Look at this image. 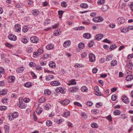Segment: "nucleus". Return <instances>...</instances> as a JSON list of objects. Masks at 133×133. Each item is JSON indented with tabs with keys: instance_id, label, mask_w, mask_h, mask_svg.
<instances>
[{
	"instance_id": "1",
	"label": "nucleus",
	"mask_w": 133,
	"mask_h": 133,
	"mask_svg": "<svg viewBox=\"0 0 133 133\" xmlns=\"http://www.w3.org/2000/svg\"><path fill=\"white\" fill-rule=\"evenodd\" d=\"M125 20L124 18L122 17H120L118 18L117 21L119 24H121L124 23L125 22Z\"/></svg>"
},
{
	"instance_id": "2",
	"label": "nucleus",
	"mask_w": 133,
	"mask_h": 133,
	"mask_svg": "<svg viewBox=\"0 0 133 133\" xmlns=\"http://www.w3.org/2000/svg\"><path fill=\"white\" fill-rule=\"evenodd\" d=\"M122 101L126 104H128L129 102V99L125 95H123L121 98Z\"/></svg>"
},
{
	"instance_id": "3",
	"label": "nucleus",
	"mask_w": 133,
	"mask_h": 133,
	"mask_svg": "<svg viewBox=\"0 0 133 133\" xmlns=\"http://www.w3.org/2000/svg\"><path fill=\"white\" fill-rule=\"evenodd\" d=\"M89 61L91 62H94L95 60V56L92 54L90 53L89 55Z\"/></svg>"
},
{
	"instance_id": "4",
	"label": "nucleus",
	"mask_w": 133,
	"mask_h": 133,
	"mask_svg": "<svg viewBox=\"0 0 133 133\" xmlns=\"http://www.w3.org/2000/svg\"><path fill=\"white\" fill-rule=\"evenodd\" d=\"M23 101H19V103L18 104V106L21 109H25L26 107V106L23 104Z\"/></svg>"
},
{
	"instance_id": "5",
	"label": "nucleus",
	"mask_w": 133,
	"mask_h": 133,
	"mask_svg": "<svg viewBox=\"0 0 133 133\" xmlns=\"http://www.w3.org/2000/svg\"><path fill=\"white\" fill-rule=\"evenodd\" d=\"M31 41L35 43H37L38 42V38L36 36L32 37L30 38Z\"/></svg>"
},
{
	"instance_id": "6",
	"label": "nucleus",
	"mask_w": 133,
	"mask_h": 133,
	"mask_svg": "<svg viewBox=\"0 0 133 133\" xmlns=\"http://www.w3.org/2000/svg\"><path fill=\"white\" fill-rule=\"evenodd\" d=\"M14 30L15 31L18 32H19L21 30L20 25L18 24L15 25V26Z\"/></svg>"
},
{
	"instance_id": "7",
	"label": "nucleus",
	"mask_w": 133,
	"mask_h": 133,
	"mask_svg": "<svg viewBox=\"0 0 133 133\" xmlns=\"http://www.w3.org/2000/svg\"><path fill=\"white\" fill-rule=\"evenodd\" d=\"M103 37V35L102 34H99L96 35L95 37V39L96 40H100Z\"/></svg>"
},
{
	"instance_id": "8",
	"label": "nucleus",
	"mask_w": 133,
	"mask_h": 133,
	"mask_svg": "<svg viewBox=\"0 0 133 133\" xmlns=\"http://www.w3.org/2000/svg\"><path fill=\"white\" fill-rule=\"evenodd\" d=\"M93 20L95 22H100L102 21L103 19L101 17H95L93 18Z\"/></svg>"
},
{
	"instance_id": "9",
	"label": "nucleus",
	"mask_w": 133,
	"mask_h": 133,
	"mask_svg": "<svg viewBox=\"0 0 133 133\" xmlns=\"http://www.w3.org/2000/svg\"><path fill=\"white\" fill-rule=\"evenodd\" d=\"M69 101L68 99H65L60 101L61 103L63 105H66L69 103Z\"/></svg>"
},
{
	"instance_id": "10",
	"label": "nucleus",
	"mask_w": 133,
	"mask_h": 133,
	"mask_svg": "<svg viewBox=\"0 0 133 133\" xmlns=\"http://www.w3.org/2000/svg\"><path fill=\"white\" fill-rule=\"evenodd\" d=\"M9 39L11 41H15L17 39V38L16 36L14 35L10 34L8 36Z\"/></svg>"
},
{
	"instance_id": "11",
	"label": "nucleus",
	"mask_w": 133,
	"mask_h": 133,
	"mask_svg": "<svg viewBox=\"0 0 133 133\" xmlns=\"http://www.w3.org/2000/svg\"><path fill=\"white\" fill-rule=\"evenodd\" d=\"M78 89L76 87H72L69 89L70 92L72 93H75L78 90Z\"/></svg>"
},
{
	"instance_id": "12",
	"label": "nucleus",
	"mask_w": 133,
	"mask_h": 133,
	"mask_svg": "<svg viewBox=\"0 0 133 133\" xmlns=\"http://www.w3.org/2000/svg\"><path fill=\"white\" fill-rule=\"evenodd\" d=\"M60 84V83L58 81H54L50 83V84L54 86H57L59 85Z\"/></svg>"
},
{
	"instance_id": "13",
	"label": "nucleus",
	"mask_w": 133,
	"mask_h": 133,
	"mask_svg": "<svg viewBox=\"0 0 133 133\" xmlns=\"http://www.w3.org/2000/svg\"><path fill=\"white\" fill-rule=\"evenodd\" d=\"M49 65L50 67L52 68H55L56 66L55 63L52 61H50L49 62Z\"/></svg>"
},
{
	"instance_id": "14",
	"label": "nucleus",
	"mask_w": 133,
	"mask_h": 133,
	"mask_svg": "<svg viewBox=\"0 0 133 133\" xmlns=\"http://www.w3.org/2000/svg\"><path fill=\"white\" fill-rule=\"evenodd\" d=\"M83 37L85 38L89 39L91 37V35L89 33H84L83 35Z\"/></svg>"
},
{
	"instance_id": "15",
	"label": "nucleus",
	"mask_w": 133,
	"mask_h": 133,
	"mask_svg": "<svg viewBox=\"0 0 133 133\" xmlns=\"http://www.w3.org/2000/svg\"><path fill=\"white\" fill-rule=\"evenodd\" d=\"M133 79V75H128L126 77V80L127 81H130Z\"/></svg>"
},
{
	"instance_id": "16",
	"label": "nucleus",
	"mask_w": 133,
	"mask_h": 133,
	"mask_svg": "<svg viewBox=\"0 0 133 133\" xmlns=\"http://www.w3.org/2000/svg\"><path fill=\"white\" fill-rule=\"evenodd\" d=\"M42 110L43 109L42 108L38 107L36 110V112L39 115L42 113Z\"/></svg>"
},
{
	"instance_id": "17",
	"label": "nucleus",
	"mask_w": 133,
	"mask_h": 133,
	"mask_svg": "<svg viewBox=\"0 0 133 133\" xmlns=\"http://www.w3.org/2000/svg\"><path fill=\"white\" fill-rule=\"evenodd\" d=\"M24 69V67L23 66L19 67L16 70V71L19 73H21Z\"/></svg>"
},
{
	"instance_id": "18",
	"label": "nucleus",
	"mask_w": 133,
	"mask_h": 133,
	"mask_svg": "<svg viewBox=\"0 0 133 133\" xmlns=\"http://www.w3.org/2000/svg\"><path fill=\"white\" fill-rule=\"evenodd\" d=\"M11 115V117H12L13 118L17 117L18 115V113L17 112H14Z\"/></svg>"
},
{
	"instance_id": "19",
	"label": "nucleus",
	"mask_w": 133,
	"mask_h": 133,
	"mask_svg": "<svg viewBox=\"0 0 133 133\" xmlns=\"http://www.w3.org/2000/svg\"><path fill=\"white\" fill-rule=\"evenodd\" d=\"M61 29H59V30H57V31H55V32L54 33V35L55 36H57L59 35L60 34V33H61Z\"/></svg>"
},
{
	"instance_id": "20",
	"label": "nucleus",
	"mask_w": 133,
	"mask_h": 133,
	"mask_svg": "<svg viewBox=\"0 0 133 133\" xmlns=\"http://www.w3.org/2000/svg\"><path fill=\"white\" fill-rule=\"evenodd\" d=\"M61 29H59V30H57V31H55V32L54 33V35L55 36H57L59 35L60 34V33H61Z\"/></svg>"
},
{
	"instance_id": "21",
	"label": "nucleus",
	"mask_w": 133,
	"mask_h": 133,
	"mask_svg": "<svg viewBox=\"0 0 133 133\" xmlns=\"http://www.w3.org/2000/svg\"><path fill=\"white\" fill-rule=\"evenodd\" d=\"M54 45L53 44L48 45L46 46V48L48 50H51L53 48Z\"/></svg>"
},
{
	"instance_id": "22",
	"label": "nucleus",
	"mask_w": 133,
	"mask_h": 133,
	"mask_svg": "<svg viewBox=\"0 0 133 133\" xmlns=\"http://www.w3.org/2000/svg\"><path fill=\"white\" fill-rule=\"evenodd\" d=\"M7 92V90L6 89H3L0 91V94L4 95L6 94Z\"/></svg>"
},
{
	"instance_id": "23",
	"label": "nucleus",
	"mask_w": 133,
	"mask_h": 133,
	"mask_svg": "<svg viewBox=\"0 0 133 133\" xmlns=\"http://www.w3.org/2000/svg\"><path fill=\"white\" fill-rule=\"evenodd\" d=\"M94 43V41L92 40H91L88 43V46L89 47H91L93 46Z\"/></svg>"
},
{
	"instance_id": "24",
	"label": "nucleus",
	"mask_w": 133,
	"mask_h": 133,
	"mask_svg": "<svg viewBox=\"0 0 133 133\" xmlns=\"http://www.w3.org/2000/svg\"><path fill=\"white\" fill-rule=\"evenodd\" d=\"M32 85H31V83L30 82H28L27 83H25L24 84V86L26 87L29 88L31 87Z\"/></svg>"
},
{
	"instance_id": "25",
	"label": "nucleus",
	"mask_w": 133,
	"mask_h": 133,
	"mask_svg": "<svg viewBox=\"0 0 133 133\" xmlns=\"http://www.w3.org/2000/svg\"><path fill=\"white\" fill-rule=\"evenodd\" d=\"M45 77L47 81H49L54 78V77L52 75H50L48 77L46 76Z\"/></svg>"
},
{
	"instance_id": "26",
	"label": "nucleus",
	"mask_w": 133,
	"mask_h": 133,
	"mask_svg": "<svg viewBox=\"0 0 133 133\" xmlns=\"http://www.w3.org/2000/svg\"><path fill=\"white\" fill-rule=\"evenodd\" d=\"M120 113V111L117 109L115 110L114 112V114L115 115H118Z\"/></svg>"
},
{
	"instance_id": "27",
	"label": "nucleus",
	"mask_w": 133,
	"mask_h": 133,
	"mask_svg": "<svg viewBox=\"0 0 133 133\" xmlns=\"http://www.w3.org/2000/svg\"><path fill=\"white\" fill-rule=\"evenodd\" d=\"M70 45L69 42L68 41L65 42L63 44V46L64 47H67Z\"/></svg>"
},
{
	"instance_id": "28",
	"label": "nucleus",
	"mask_w": 133,
	"mask_h": 133,
	"mask_svg": "<svg viewBox=\"0 0 133 133\" xmlns=\"http://www.w3.org/2000/svg\"><path fill=\"white\" fill-rule=\"evenodd\" d=\"M82 91L83 92H87L88 90L87 88L85 86L82 87L81 89Z\"/></svg>"
},
{
	"instance_id": "29",
	"label": "nucleus",
	"mask_w": 133,
	"mask_h": 133,
	"mask_svg": "<svg viewBox=\"0 0 133 133\" xmlns=\"http://www.w3.org/2000/svg\"><path fill=\"white\" fill-rule=\"evenodd\" d=\"M44 93L46 95H50L51 94V92L49 89H46L44 90Z\"/></svg>"
},
{
	"instance_id": "30",
	"label": "nucleus",
	"mask_w": 133,
	"mask_h": 133,
	"mask_svg": "<svg viewBox=\"0 0 133 133\" xmlns=\"http://www.w3.org/2000/svg\"><path fill=\"white\" fill-rule=\"evenodd\" d=\"M45 101V99L44 97H41L39 99L38 102L39 103H42Z\"/></svg>"
},
{
	"instance_id": "31",
	"label": "nucleus",
	"mask_w": 133,
	"mask_h": 133,
	"mask_svg": "<svg viewBox=\"0 0 133 133\" xmlns=\"http://www.w3.org/2000/svg\"><path fill=\"white\" fill-rule=\"evenodd\" d=\"M80 6L82 8H86L88 7V5L86 3H82L81 4Z\"/></svg>"
},
{
	"instance_id": "32",
	"label": "nucleus",
	"mask_w": 133,
	"mask_h": 133,
	"mask_svg": "<svg viewBox=\"0 0 133 133\" xmlns=\"http://www.w3.org/2000/svg\"><path fill=\"white\" fill-rule=\"evenodd\" d=\"M78 46L79 48L83 49L85 46V44L82 42L78 44Z\"/></svg>"
},
{
	"instance_id": "33",
	"label": "nucleus",
	"mask_w": 133,
	"mask_h": 133,
	"mask_svg": "<svg viewBox=\"0 0 133 133\" xmlns=\"http://www.w3.org/2000/svg\"><path fill=\"white\" fill-rule=\"evenodd\" d=\"M91 126L92 127L94 128H97L98 127V125L95 123L92 124L91 125Z\"/></svg>"
},
{
	"instance_id": "34",
	"label": "nucleus",
	"mask_w": 133,
	"mask_h": 133,
	"mask_svg": "<svg viewBox=\"0 0 133 133\" xmlns=\"http://www.w3.org/2000/svg\"><path fill=\"white\" fill-rule=\"evenodd\" d=\"M63 12H64L62 11L59 10L58 11V15L59 16V18L60 19H61Z\"/></svg>"
},
{
	"instance_id": "35",
	"label": "nucleus",
	"mask_w": 133,
	"mask_h": 133,
	"mask_svg": "<svg viewBox=\"0 0 133 133\" xmlns=\"http://www.w3.org/2000/svg\"><path fill=\"white\" fill-rule=\"evenodd\" d=\"M61 5L63 7H66L67 6V4L66 2L63 1L62 2Z\"/></svg>"
},
{
	"instance_id": "36",
	"label": "nucleus",
	"mask_w": 133,
	"mask_h": 133,
	"mask_svg": "<svg viewBox=\"0 0 133 133\" xmlns=\"http://www.w3.org/2000/svg\"><path fill=\"white\" fill-rule=\"evenodd\" d=\"M46 124L48 126H50L52 125V122L50 120L47 121L46 122Z\"/></svg>"
},
{
	"instance_id": "37",
	"label": "nucleus",
	"mask_w": 133,
	"mask_h": 133,
	"mask_svg": "<svg viewBox=\"0 0 133 133\" xmlns=\"http://www.w3.org/2000/svg\"><path fill=\"white\" fill-rule=\"evenodd\" d=\"M117 95L116 94L112 95L111 96V99L113 101H115L117 99Z\"/></svg>"
},
{
	"instance_id": "38",
	"label": "nucleus",
	"mask_w": 133,
	"mask_h": 133,
	"mask_svg": "<svg viewBox=\"0 0 133 133\" xmlns=\"http://www.w3.org/2000/svg\"><path fill=\"white\" fill-rule=\"evenodd\" d=\"M70 112H65L63 113V116L65 117H67L70 116Z\"/></svg>"
},
{
	"instance_id": "39",
	"label": "nucleus",
	"mask_w": 133,
	"mask_h": 133,
	"mask_svg": "<svg viewBox=\"0 0 133 133\" xmlns=\"http://www.w3.org/2000/svg\"><path fill=\"white\" fill-rule=\"evenodd\" d=\"M4 69H3L2 67H0V74H3L4 73Z\"/></svg>"
},
{
	"instance_id": "40",
	"label": "nucleus",
	"mask_w": 133,
	"mask_h": 133,
	"mask_svg": "<svg viewBox=\"0 0 133 133\" xmlns=\"http://www.w3.org/2000/svg\"><path fill=\"white\" fill-rule=\"evenodd\" d=\"M117 61L116 60L114 61H112L111 63V65L112 66H114L117 64Z\"/></svg>"
},
{
	"instance_id": "41",
	"label": "nucleus",
	"mask_w": 133,
	"mask_h": 133,
	"mask_svg": "<svg viewBox=\"0 0 133 133\" xmlns=\"http://www.w3.org/2000/svg\"><path fill=\"white\" fill-rule=\"evenodd\" d=\"M28 41V39L26 38H24L22 40V42L24 43H27Z\"/></svg>"
},
{
	"instance_id": "42",
	"label": "nucleus",
	"mask_w": 133,
	"mask_h": 133,
	"mask_svg": "<svg viewBox=\"0 0 133 133\" xmlns=\"http://www.w3.org/2000/svg\"><path fill=\"white\" fill-rule=\"evenodd\" d=\"M116 47V46L115 45V44H114L113 45H112L110 46L109 48V50H112Z\"/></svg>"
},
{
	"instance_id": "43",
	"label": "nucleus",
	"mask_w": 133,
	"mask_h": 133,
	"mask_svg": "<svg viewBox=\"0 0 133 133\" xmlns=\"http://www.w3.org/2000/svg\"><path fill=\"white\" fill-rule=\"evenodd\" d=\"M87 56V54L85 52H84L81 55V57L82 58H85Z\"/></svg>"
},
{
	"instance_id": "44",
	"label": "nucleus",
	"mask_w": 133,
	"mask_h": 133,
	"mask_svg": "<svg viewBox=\"0 0 133 133\" xmlns=\"http://www.w3.org/2000/svg\"><path fill=\"white\" fill-rule=\"evenodd\" d=\"M7 109L6 107L4 106H2L0 107V110H4Z\"/></svg>"
},
{
	"instance_id": "45",
	"label": "nucleus",
	"mask_w": 133,
	"mask_h": 133,
	"mask_svg": "<svg viewBox=\"0 0 133 133\" xmlns=\"http://www.w3.org/2000/svg\"><path fill=\"white\" fill-rule=\"evenodd\" d=\"M133 64L129 62L128 64V66L130 69H131L132 68Z\"/></svg>"
},
{
	"instance_id": "46",
	"label": "nucleus",
	"mask_w": 133,
	"mask_h": 133,
	"mask_svg": "<svg viewBox=\"0 0 133 133\" xmlns=\"http://www.w3.org/2000/svg\"><path fill=\"white\" fill-rule=\"evenodd\" d=\"M74 104L76 106L79 107H82V105L80 103L77 102H75L74 103Z\"/></svg>"
},
{
	"instance_id": "47",
	"label": "nucleus",
	"mask_w": 133,
	"mask_h": 133,
	"mask_svg": "<svg viewBox=\"0 0 133 133\" xmlns=\"http://www.w3.org/2000/svg\"><path fill=\"white\" fill-rule=\"evenodd\" d=\"M5 46L9 48H12V46H13L12 45L10 44L9 43H5Z\"/></svg>"
},
{
	"instance_id": "48",
	"label": "nucleus",
	"mask_w": 133,
	"mask_h": 133,
	"mask_svg": "<svg viewBox=\"0 0 133 133\" xmlns=\"http://www.w3.org/2000/svg\"><path fill=\"white\" fill-rule=\"evenodd\" d=\"M37 52L38 54L39 55L40 54H42L43 53V51L42 49H38L37 51Z\"/></svg>"
},
{
	"instance_id": "49",
	"label": "nucleus",
	"mask_w": 133,
	"mask_h": 133,
	"mask_svg": "<svg viewBox=\"0 0 133 133\" xmlns=\"http://www.w3.org/2000/svg\"><path fill=\"white\" fill-rule=\"evenodd\" d=\"M85 29V27L83 26H80L78 27L77 29V30H84Z\"/></svg>"
},
{
	"instance_id": "50",
	"label": "nucleus",
	"mask_w": 133,
	"mask_h": 133,
	"mask_svg": "<svg viewBox=\"0 0 133 133\" xmlns=\"http://www.w3.org/2000/svg\"><path fill=\"white\" fill-rule=\"evenodd\" d=\"M105 2L104 0H100L98 1L97 3L98 4H103Z\"/></svg>"
},
{
	"instance_id": "51",
	"label": "nucleus",
	"mask_w": 133,
	"mask_h": 133,
	"mask_svg": "<svg viewBox=\"0 0 133 133\" xmlns=\"http://www.w3.org/2000/svg\"><path fill=\"white\" fill-rule=\"evenodd\" d=\"M5 83L4 81H0V86L2 87L5 85Z\"/></svg>"
},
{
	"instance_id": "52",
	"label": "nucleus",
	"mask_w": 133,
	"mask_h": 133,
	"mask_svg": "<svg viewBox=\"0 0 133 133\" xmlns=\"http://www.w3.org/2000/svg\"><path fill=\"white\" fill-rule=\"evenodd\" d=\"M82 117L84 119H85L87 117V115L84 113H82L81 114Z\"/></svg>"
},
{
	"instance_id": "53",
	"label": "nucleus",
	"mask_w": 133,
	"mask_h": 133,
	"mask_svg": "<svg viewBox=\"0 0 133 133\" xmlns=\"http://www.w3.org/2000/svg\"><path fill=\"white\" fill-rule=\"evenodd\" d=\"M106 61H109L112 59V57L110 56H108L107 57Z\"/></svg>"
},
{
	"instance_id": "54",
	"label": "nucleus",
	"mask_w": 133,
	"mask_h": 133,
	"mask_svg": "<svg viewBox=\"0 0 133 133\" xmlns=\"http://www.w3.org/2000/svg\"><path fill=\"white\" fill-rule=\"evenodd\" d=\"M39 13V12L37 11V10H35L32 13L33 15H37Z\"/></svg>"
},
{
	"instance_id": "55",
	"label": "nucleus",
	"mask_w": 133,
	"mask_h": 133,
	"mask_svg": "<svg viewBox=\"0 0 133 133\" xmlns=\"http://www.w3.org/2000/svg\"><path fill=\"white\" fill-rule=\"evenodd\" d=\"M33 49L32 48H29L27 50V52L28 53H30L32 51Z\"/></svg>"
},
{
	"instance_id": "56",
	"label": "nucleus",
	"mask_w": 133,
	"mask_h": 133,
	"mask_svg": "<svg viewBox=\"0 0 133 133\" xmlns=\"http://www.w3.org/2000/svg\"><path fill=\"white\" fill-rule=\"evenodd\" d=\"M94 94H95L96 95L98 96H101V95H101V94L100 93H99L98 92V91L97 92H94Z\"/></svg>"
},
{
	"instance_id": "57",
	"label": "nucleus",
	"mask_w": 133,
	"mask_h": 133,
	"mask_svg": "<svg viewBox=\"0 0 133 133\" xmlns=\"http://www.w3.org/2000/svg\"><path fill=\"white\" fill-rule=\"evenodd\" d=\"M59 25V23L58 24H55L54 25L52 26V27L53 29H54L57 28Z\"/></svg>"
},
{
	"instance_id": "58",
	"label": "nucleus",
	"mask_w": 133,
	"mask_h": 133,
	"mask_svg": "<svg viewBox=\"0 0 133 133\" xmlns=\"http://www.w3.org/2000/svg\"><path fill=\"white\" fill-rule=\"evenodd\" d=\"M28 30V28L26 27H25V28H23L22 31L24 32H27Z\"/></svg>"
},
{
	"instance_id": "59",
	"label": "nucleus",
	"mask_w": 133,
	"mask_h": 133,
	"mask_svg": "<svg viewBox=\"0 0 133 133\" xmlns=\"http://www.w3.org/2000/svg\"><path fill=\"white\" fill-rule=\"evenodd\" d=\"M97 71V69L96 68H93L92 70V72L93 73L95 74L96 73Z\"/></svg>"
},
{
	"instance_id": "60",
	"label": "nucleus",
	"mask_w": 133,
	"mask_h": 133,
	"mask_svg": "<svg viewBox=\"0 0 133 133\" xmlns=\"http://www.w3.org/2000/svg\"><path fill=\"white\" fill-rule=\"evenodd\" d=\"M35 63L32 62H30L29 64V66L32 67H33L34 66Z\"/></svg>"
},
{
	"instance_id": "61",
	"label": "nucleus",
	"mask_w": 133,
	"mask_h": 133,
	"mask_svg": "<svg viewBox=\"0 0 133 133\" xmlns=\"http://www.w3.org/2000/svg\"><path fill=\"white\" fill-rule=\"evenodd\" d=\"M107 118L110 121H112V118H111V116L110 115H109L107 117Z\"/></svg>"
},
{
	"instance_id": "62",
	"label": "nucleus",
	"mask_w": 133,
	"mask_h": 133,
	"mask_svg": "<svg viewBox=\"0 0 133 133\" xmlns=\"http://www.w3.org/2000/svg\"><path fill=\"white\" fill-rule=\"evenodd\" d=\"M67 124L68 125V126L69 127H72L73 124L72 123H70V122H67Z\"/></svg>"
},
{
	"instance_id": "63",
	"label": "nucleus",
	"mask_w": 133,
	"mask_h": 133,
	"mask_svg": "<svg viewBox=\"0 0 133 133\" xmlns=\"http://www.w3.org/2000/svg\"><path fill=\"white\" fill-rule=\"evenodd\" d=\"M31 74L32 76L35 78H36V76L35 75V74L33 72H31Z\"/></svg>"
},
{
	"instance_id": "64",
	"label": "nucleus",
	"mask_w": 133,
	"mask_h": 133,
	"mask_svg": "<svg viewBox=\"0 0 133 133\" xmlns=\"http://www.w3.org/2000/svg\"><path fill=\"white\" fill-rule=\"evenodd\" d=\"M48 5V3L46 1H45L42 3V5L44 6H47Z\"/></svg>"
}]
</instances>
